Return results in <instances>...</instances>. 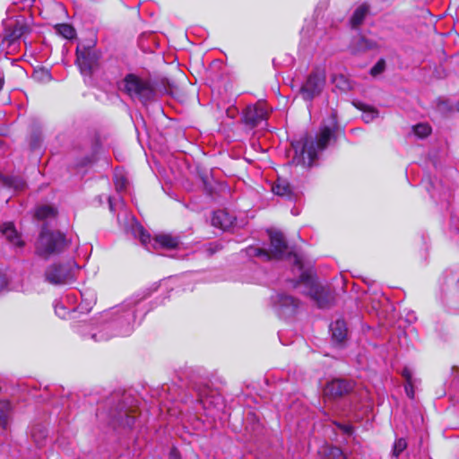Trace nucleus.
Returning a JSON list of instances; mask_svg holds the SVG:
<instances>
[{"label":"nucleus","mask_w":459,"mask_h":459,"mask_svg":"<svg viewBox=\"0 0 459 459\" xmlns=\"http://www.w3.org/2000/svg\"><path fill=\"white\" fill-rule=\"evenodd\" d=\"M142 299H128L118 306L100 313L94 323L80 322L74 325L76 333L95 342L114 337L130 335L146 315Z\"/></svg>","instance_id":"f257e3e1"},{"label":"nucleus","mask_w":459,"mask_h":459,"mask_svg":"<svg viewBox=\"0 0 459 459\" xmlns=\"http://www.w3.org/2000/svg\"><path fill=\"white\" fill-rule=\"evenodd\" d=\"M336 126V117L332 115L330 125L323 126L316 137L309 135L292 142L291 146L294 150V155L291 163L301 165L305 168L312 167L317 160L319 153L327 147Z\"/></svg>","instance_id":"f03ea898"},{"label":"nucleus","mask_w":459,"mask_h":459,"mask_svg":"<svg viewBox=\"0 0 459 459\" xmlns=\"http://www.w3.org/2000/svg\"><path fill=\"white\" fill-rule=\"evenodd\" d=\"M294 263L299 271H301L299 281L294 284V287L302 285L304 287L303 292L308 295L320 308L330 306L333 301V294L319 285L316 278L308 272L302 271V264L300 258L293 254Z\"/></svg>","instance_id":"7ed1b4c3"},{"label":"nucleus","mask_w":459,"mask_h":459,"mask_svg":"<svg viewBox=\"0 0 459 459\" xmlns=\"http://www.w3.org/2000/svg\"><path fill=\"white\" fill-rule=\"evenodd\" d=\"M271 241L270 251L257 247H248L245 252L249 257H257L262 261H270L272 259L281 260L293 254L288 246L283 234L280 231H269Z\"/></svg>","instance_id":"20e7f679"},{"label":"nucleus","mask_w":459,"mask_h":459,"mask_svg":"<svg viewBox=\"0 0 459 459\" xmlns=\"http://www.w3.org/2000/svg\"><path fill=\"white\" fill-rule=\"evenodd\" d=\"M68 247V241L64 234L59 231H52L43 227L36 242V254L48 259L64 252Z\"/></svg>","instance_id":"39448f33"},{"label":"nucleus","mask_w":459,"mask_h":459,"mask_svg":"<svg viewBox=\"0 0 459 459\" xmlns=\"http://www.w3.org/2000/svg\"><path fill=\"white\" fill-rule=\"evenodd\" d=\"M131 232L134 238H138L142 245L149 251L158 248L172 249L178 247L180 241L178 237L170 234H159L153 239L151 235L143 229V227L133 219L131 225Z\"/></svg>","instance_id":"423d86ee"},{"label":"nucleus","mask_w":459,"mask_h":459,"mask_svg":"<svg viewBox=\"0 0 459 459\" xmlns=\"http://www.w3.org/2000/svg\"><path fill=\"white\" fill-rule=\"evenodd\" d=\"M120 88L132 99L139 100L143 104L155 99V89L149 80L135 74H127L121 82Z\"/></svg>","instance_id":"0eeeda50"},{"label":"nucleus","mask_w":459,"mask_h":459,"mask_svg":"<svg viewBox=\"0 0 459 459\" xmlns=\"http://www.w3.org/2000/svg\"><path fill=\"white\" fill-rule=\"evenodd\" d=\"M78 264L74 260L65 263H54L45 270V281L52 285H67L76 279Z\"/></svg>","instance_id":"6e6552de"},{"label":"nucleus","mask_w":459,"mask_h":459,"mask_svg":"<svg viewBox=\"0 0 459 459\" xmlns=\"http://www.w3.org/2000/svg\"><path fill=\"white\" fill-rule=\"evenodd\" d=\"M100 52L94 48L93 44L85 46L78 45L76 48V65L81 74L91 77L95 69L99 66Z\"/></svg>","instance_id":"1a4fd4ad"},{"label":"nucleus","mask_w":459,"mask_h":459,"mask_svg":"<svg viewBox=\"0 0 459 459\" xmlns=\"http://www.w3.org/2000/svg\"><path fill=\"white\" fill-rule=\"evenodd\" d=\"M325 86V74L324 70L317 68L306 77L301 84L299 94L311 106L312 100L322 93Z\"/></svg>","instance_id":"9d476101"},{"label":"nucleus","mask_w":459,"mask_h":459,"mask_svg":"<svg viewBox=\"0 0 459 459\" xmlns=\"http://www.w3.org/2000/svg\"><path fill=\"white\" fill-rule=\"evenodd\" d=\"M269 116L267 106L264 102L258 101L254 105H249L243 112V121L250 127H255L262 122L266 121Z\"/></svg>","instance_id":"9b49d317"},{"label":"nucleus","mask_w":459,"mask_h":459,"mask_svg":"<svg viewBox=\"0 0 459 459\" xmlns=\"http://www.w3.org/2000/svg\"><path fill=\"white\" fill-rule=\"evenodd\" d=\"M272 303L277 313L282 316L293 315L299 307L297 299L284 293H278L273 296Z\"/></svg>","instance_id":"f8f14e48"},{"label":"nucleus","mask_w":459,"mask_h":459,"mask_svg":"<svg viewBox=\"0 0 459 459\" xmlns=\"http://www.w3.org/2000/svg\"><path fill=\"white\" fill-rule=\"evenodd\" d=\"M352 389L350 381L344 379H333L326 384L324 388V396L327 399H336L348 394Z\"/></svg>","instance_id":"ddd939ff"},{"label":"nucleus","mask_w":459,"mask_h":459,"mask_svg":"<svg viewBox=\"0 0 459 459\" xmlns=\"http://www.w3.org/2000/svg\"><path fill=\"white\" fill-rule=\"evenodd\" d=\"M134 422V416L131 415L129 411L124 406L121 408H117L110 413L109 423L112 424L114 428L122 427L131 429Z\"/></svg>","instance_id":"4468645a"},{"label":"nucleus","mask_w":459,"mask_h":459,"mask_svg":"<svg viewBox=\"0 0 459 459\" xmlns=\"http://www.w3.org/2000/svg\"><path fill=\"white\" fill-rule=\"evenodd\" d=\"M235 217L224 210H218L213 212L212 224L216 228L227 230L231 228L235 221Z\"/></svg>","instance_id":"2eb2a0df"},{"label":"nucleus","mask_w":459,"mask_h":459,"mask_svg":"<svg viewBox=\"0 0 459 459\" xmlns=\"http://www.w3.org/2000/svg\"><path fill=\"white\" fill-rule=\"evenodd\" d=\"M1 232L13 247H22L23 246L22 237L12 222L4 223L1 227Z\"/></svg>","instance_id":"dca6fc26"},{"label":"nucleus","mask_w":459,"mask_h":459,"mask_svg":"<svg viewBox=\"0 0 459 459\" xmlns=\"http://www.w3.org/2000/svg\"><path fill=\"white\" fill-rule=\"evenodd\" d=\"M30 435L36 446L40 447L46 442L48 430L44 425L37 423L31 426Z\"/></svg>","instance_id":"f3484780"},{"label":"nucleus","mask_w":459,"mask_h":459,"mask_svg":"<svg viewBox=\"0 0 459 459\" xmlns=\"http://www.w3.org/2000/svg\"><path fill=\"white\" fill-rule=\"evenodd\" d=\"M332 337L336 342H342L347 336L346 323L342 319H337L330 325Z\"/></svg>","instance_id":"a211bd4d"},{"label":"nucleus","mask_w":459,"mask_h":459,"mask_svg":"<svg viewBox=\"0 0 459 459\" xmlns=\"http://www.w3.org/2000/svg\"><path fill=\"white\" fill-rule=\"evenodd\" d=\"M273 192L277 195L288 198H290L292 194L290 184L280 179L273 186Z\"/></svg>","instance_id":"6ab92c4d"},{"label":"nucleus","mask_w":459,"mask_h":459,"mask_svg":"<svg viewBox=\"0 0 459 459\" xmlns=\"http://www.w3.org/2000/svg\"><path fill=\"white\" fill-rule=\"evenodd\" d=\"M56 209L49 205L39 206L35 215L39 220L54 219L56 216Z\"/></svg>","instance_id":"aec40b11"},{"label":"nucleus","mask_w":459,"mask_h":459,"mask_svg":"<svg viewBox=\"0 0 459 459\" xmlns=\"http://www.w3.org/2000/svg\"><path fill=\"white\" fill-rule=\"evenodd\" d=\"M11 405L6 400H0V427L5 429L8 426Z\"/></svg>","instance_id":"412c9836"},{"label":"nucleus","mask_w":459,"mask_h":459,"mask_svg":"<svg viewBox=\"0 0 459 459\" xmlns=\"http://www.w3.org/2000/svg\"><path fill=\"white\" fill-rule=\"evenodd\" d=\"M368 9L366 5H360L354 11L351 18V24L353 28H357L362 23L368 13Z\"/></svg>","instance_id":"4be33fe9"},{"label":"nucleus","mask_w":459,"mask_h":459,"mask_svg":"<svg viewBox=\"0 0 459 459\" xmlns=\"http://www.w3.org/2000/svg\"><path fill=\"white\" fill-rule=\"evenodd\" d=\"M30 31V27L24 20H17L13 25L12 37L19 39Z\"/></svg>","instance_id":"5701e85b"},{"label":"nucleus","mask_w":459,"mask_h":459,"mask_svg":"<svg viewBox=\"0 0 459 459\" xmlns=\"http://www.w3.org/2000/svg\"><path fill=\"white\" fill-rule=\"evenodd\" d=\"M358 108L362 110L361 118L365 123H370L378 117V111L376 108L364 104H360Z\"/></svg>","instance_id":"b1692460"},{"label":"nucleus","mask_w":459,"mask_h":459,"mask_svg":"<svg viewBox=\"0 0 459 459\" xmlns=\"http://www.w3.org/2000/svg\"><path fill=\"white\" fill-rule=\"evenodd\" d=\"M56 31L65 39H73L75 36L74 29L69 24H58L56 26Z\"/></svg>","instance_id":"393cba45"},{"label":"nucleus","mask_w":459,"mask_h":459,"mask_svg":"<svg viewBox=\"0 0 459 459\" xmlns=\"http://www.w3.org/2000/svg\"><path fill=\"white\" fill-rule=\"evenodd\" d=\"M413 133L419 138H425L431 133V127L428 124L420 123L412 127Z\"/></svg>","instance_id":"a878e982"},{"label":"nucleus","mask_w":459,"mask_h":459,"mask_svg":"<svg viewBox=\"0 0 459 459\" xmlns=\"http://www.w3.org/2000/svg\"><path fill=\"white\" fill-rule=\"evenodd\" d=\"M6 183L16 191H22L26 187V182L20 177H11Z\"/></svg>","instance_id":"bb28decb"},{"label":"nucleus","mask_w":459,"mask_h":459,"mask_svg":"<svg viewBox=\"0 0 459 459\" xmlns=\"http://www.w3.org/2000/svg\"><path fill=\"white\" fill-rule=\"evenodd\" d=\"M114 182L117 191L120 192L126 189L127 180L122 174L116 172Z\"/></svg>","instance_id":"cd10ccee"},{"label":"nucleus","mask_w":459,"mask_h":459,"mask_svg":"<svg viewBox=\"0 0 459 459\" xmlns=\"http://www.w3.org/2000/svg\"><path fill=\"white\" fill-rule=\"evenodd\" d=\"M407 447V442L404 438H399L394 442L393 448V455L398 457L400 454L404 451Z\"/></svg>","instance_id":"c85d7f7f"},{"label":"nucleus","mask_w":459,"mask_h":459,"mask_svg":"<svg viewBox=\"0 0 459 459\" xmlns=\"http://www.w3.org/2000/svg\"><path fill=\"white\" fill-rule=\"evenodd\" d=\"M326 449L328 450L327 459H345V456L340 448L330 446Z\"/></svg>","instance_id":"c756f323"},{"label":"nucleus","mask_w":459,"mask_h":459,"mask_svg":"<svg viewBox=\"0 0 459 459\" xmlns=\"http://www.w3.org/2000/svg\"><path fill=\"white\" fill-rule=\"evenodd\" d=\"M359 50L373 49L377 48V44L370 39L360 38L358 41Z\"/></svg>","instance_id":"7c9ffc66"},{"label":"nucleus","mask_w":459,"mask_h":459,"mask_svg":"<svg viewBox=\"0 0 459 459\" xmlns=\"http://www.w3.org/2000/svg\"><path fill=\"white\" fill-rule=\"evenodd\" d=\"M385 68V62L384 59H380L377 63L370 69V74L372 76H377L384 72Z\"/></svg>","instance_id":"2f4dec72"},{"label":"nucleus","mask_w":459,"mask_h":459,"mask_svg":"<svg viewBox=\"0 0 459 459\" xmlns=\"http://www.w3.org/2000/svg\"><path fill=\"white\" fill-rule=\"evenodd\" d=\"M69 312L70 311L63 304L56 303L55 305V313L57 316L65 318Z\"/></svg>","instance_id":"473e14b6"},{"label":"nucleus","mask_w":459,"mask_h":459,"mask_svg":"<svg viewBox=\"0 0 459 459\" xmlns=\"http://www.w3.org/2000/svg\"><path fill=\"white\" fill-rule=\"evenodd\" d=\"M80 295H81V299H82V303L79 305V307L82 310L88 309L87 306L91 305L92 302H94V295L92 293L91 294V299H90L89 302H87V299L84 298V296H85L84 293L80 292Z\"/></svg>","instance_id":"72a5a7b5"},{"label":"nucleus","mask_w":459,"mask_h":459,"mask_svg":"<svg viewBox=\"0 0 459 459\" xmlns=\"http://www.w3.org/2000/svg\"><path fill=\"white\" fill-rule=\"evenodd\" d=\"M414 381L411 382H406L405 384V392L409 398L413 399L414 397Z\"/></svg>","instance_id":"f704fd0d"},{"label":"nucleus","mask_w":459,"mask_h":459,"mask_svg":"<svg viewBox=\"0 0 459 459\" xmlns=\"http://www.w3.org/2000/svg\"><path fill=\"white\" fill-rule=\"evenodd\" d=\"M402 376L405 379L406 382L414 381L412 377V372L409 368H404L402 371Z\"/></svg>","instance_id":"c9c22d12"},{"label":"nucleus","mask_w":459,"mask_h":459,"mask_svg":"<svg viewBox=\"0 0 459 459\" xmlns=\"http://www.w3.org/2000/svg\"><path fill=\"white\" fill-rule=\"evenodd\" d=\"M336 425L345 434L351 435L352 433V431H353V429H352V427L351 425L340 424V423H337Z\"/></svg>","instance_id":"e433bc0d"},{"label":"nucleus","mask_w":459,"mask_h":459,"mask_svg":"<svg viewBox=\"0 0 459 459\" xmlns=\"http://www.w3.org/2000/svg\"><path fill=\"white\" fill-rule=\"evenodd\" d=\"M219 246L220 245L217 243H210L209 247H207V251L210 255H212L220 249Z\"/></svg>","instance_id":"4c0bfd02"},{"label":"nucleus","mask_w":459,"mask_h":459,"mask_svg":"<svg viewBox=\"0 0 459 459\" xmlns=\"http://www.w3.org/2000/svg\"><path fill=\"white\" fill-rule=\"evenodd\" d=\"M7 286V281L4 275L0 273V291Z\"/></svg>","instance_id":"58836bf2"},{"label":"nucleus","mask_w":459,"mask_h":459,"mask_svg":"<svg viewBox=\"0 0 459 459\" xmlns=\"http://www.w3.org/2000/svg\"><path fill=\"white\" fill-rule=\"evenodd\" d=\"M91 162V158L86 157L78 164V166H82V167L86 166L87 164H89Z\"/></svg>","instance_id":"ea45409f"},{"label":"nucleus","mask_w":459,"mask_h":459,"mask_svg":"<svg viewBox=\"0 0 459 459\" xmlns=\"http://www.w3.org/2000/svg\"><path fill=\"white\" fill-rule=\"evenodd\" d=\"M4 85V75L3 72H0V91L3 89Z\"/></svg>","instance_id":"a19ab883"},{"label":"nucleus","mask_w":459,"mask_h":459,"mask_svg":"<svg viewBox=\"0 0 459 459\" xmlns=\"http://www.w3.org/2000/svg\"><path fill=\"white\" fill-rule=\"evenodd\" d=\"M108 205H109V210L111 212H115V204L113 203V199L110 196L108 197Z\"/></svg>","instance_id":"79ce46f5"},{"label":"nucleus","mask_w":459,"mask_h":459,"mask_svg":"<svg viewBox=\"0 0 459 459\" xmlns=\"http://www.w3.org/2000/svg\"><path fill=\"white\" fill-rule=\"evenodd\" d=\"M178 453L177 449L173 448L170 451V456L173 458H178Z\"/></svg>","instance_id":"37998d69"},{"label":"nucleus","mask_w":459,"mask_h":459,"mask_svg":"<svg viewBox=\"0 0 459 459\" xmlns=\"http://www.w3.org/2000/svg\"><path fill=\"white\" fill-rule=\"evenodd\" d=\"M307 31L306 30V29H305V28H303V29L301 30V35H302V37L304 38V37L307 35Z\"/></svg>","instance_id":"c03bdc74"},{"label":"nucleus","mask_w":459,"mask_h":459,"mask_svg":"<svg viewBox=\"0 0 459 459\" xmlns=\"http://www.w3.org/2000/svg\"><path fill=\"white\" fill-rule=\"evenodd\" d=\"M458 110H459V102H458Z\"/></svg>","instance_id":"a18cd8bd"}]
</instances>
